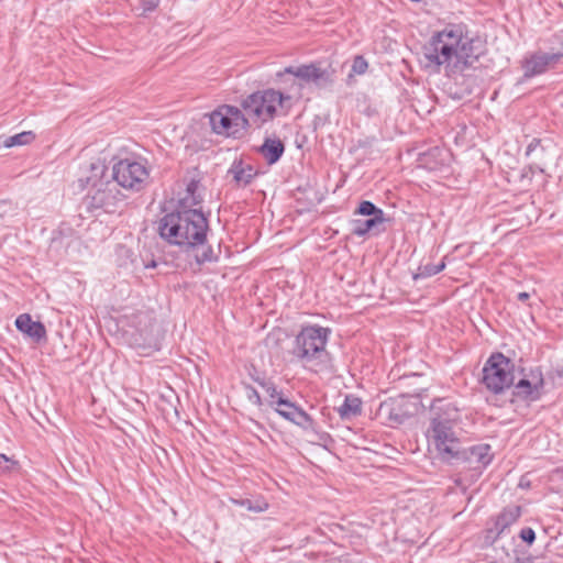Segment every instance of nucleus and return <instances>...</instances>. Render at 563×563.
Segmentation results:
<instances>
[{
    "label": "nucleus",
    "mask_w": 563,
    "mask_h": 563,
    "mask_svg": "<svg viewBox=\"0 0 563 563\" xmlns=\"http://www.w3.org/2000/svg\"><path fill=\"white\" fill-rule=\"evenodd\" d=\"M209 223L197 209H185L165 214L157 222V232L167 243L192 252L199 264L217 260L213 250L207 244Z\"/></svg>",
    "instance_id": "f257e3e1"
},
{
    "label": "nucleus",
    "mask_w": 563,
    "mask_h": 563,
    "mask_svg": "<svg viewBox=\"0 0 563 563\" xmlns=\"http://www.w3.org/2000/svg\"><path fill=\"white\" fill-rule=\"evenodd\" d=\"M430 413L426 431L429 448L435 451L441 461L448 463L463 444L460 411L453 402L438 399L431 405Z\"/></svg>",
    "instance_id": "f03ea898"
},
{
    "label": "nucleus",
    "mask_w": 563,
    "mask_h": 563,
    "mask_svg": "<svg viewBox=\"0 0 563 563\" xmlns=\"http://www.w3.org/2000/svg\"><path fill=\"white\" fill-rule=\"evenodd\" d=\"M88 175L78 179L80 189H88L85 203L89 210H103L113 212L123 199L118 184L110 175H107V166L103 161L96 159L87 168Z\"/></svg>",
    "instance_id": "7ed1b4c3"
},
{
    "label": "nucleus",
    "mask_w": 563,
    "mask_h": 563,
    "mask_svg": "<svg viewBox=\"0 0 563 563\" xmlns=\"http://www.w3.org/2000/svg\"><path fill=\"white\" fill-rule=\"evenodd\" d=\"M289 99V96L275 89H265L247 96L241 103L247 128L252 125L261 128L272 121L276 115L277 108L283 107L284 102Z\"/></svg>",
    "instance_id": "20e7f679"
},
{
    "label": "nucleus",
    "mask_w": 563,
    "mask_h": 563,
    "mask_svg": "<svg viewBox=\"0 0 563 563\" xmlns=\"http://www.w3.org/2000/svg\"><path fill=\"white\" fill-rule=\"evenodd\" d=\"M330 330L309 325L301 329L295 339L292 355L306 366L314 362H323L327 356L325 344Z\"/></svg>",
    "instance_id": "39448f33"
},
{
    "label": "nucleus",
    "mask_w": 563,
    "mask_h": 563,
    "mask_svg": "<svg viewBox=\"0 0 563 563\" xmlns=\"http://www.w3.org/2000/svg\"><path fill=\"white\" fill-rule=\"evenodd\" d=\"M461 42V33L454 30H443L435 33L423 46V56L428 67H434L438 71L445 66L448 73H452L456 46Z\"/></svg>",
    "instance_id": "423d86ee"
},
{
    "label": "nucleus",
    "mask_w": 563,
    "mask_h": 563,
    "mask_svg": "<svg viewBox=\"0 0 563 563\" xmlns=\"http://www.w3.org/2000/svg\"><path fill=\"white\" fill-rule=\"evenodd\" d=\"M482 383L494 394H500L509 388L515 380L514 364L501 353L489 356L483 367Z\"/></svg>",
    "instance_id": "0eeeda50"
},
{
    "label": "nucleus",
    "mask_w": 563,
    "mask_h": 563,
    "mask_svg": "<svg viewBox=\"0 0 563 563\" xmlns=\"http://www.w3.org/2000/svg\"><path fill=\"white\" fill-rule=\"evenodd\" d=\"M209 122L214 133L224 136H236L249 129L242 110L229 104L220 106L212 111Z\"/></svg>",
    "instance_id": "6e6552de"
},
{
    "label": "nucleus",
    "mask_w": 563,
    "mask_h": 563,
    "mask_svg": "<svg viewBox=\"0 0 563 563\" xmlns=\"http://www.w3.org/2000/svg\"><path fill=\"white\" fill-rule=\"evenodd\" d=\"M110 176L119 187L139 191L148 178V170L142 162L122 159L114 164Z\"/></svg>",
    "instance_id": "1a4fd4ad"
},
{
    "label": "nucleus",
    "mask_w": 563,
    "mask_h": 563,
    "mask_svg": "<svg viewBox=\"0 0 563 563\" xmlns=\"http://www.w3.org/2000/svg\"><path fill=\"white\" fill-rule=\"evenodd\" d=\"M453 455L454 457L452 461H448L449 464H467L468 467L474 471H482L492 462L493 459L490 445L488 444H479L470 448H465L462 444L460 449H457V453Z\"/></svg>",
    "instance_id": "9d476101"
},
{
    "label": "nucleus",
    "mask_w": 563,
    "mask_h": 563,
    "mask_svg": "<svg viewBox=\"0 0 563 563\" xmlns=\"http://www.w3.org/2000/svg\"><path fill=\"white\" fill-rule=\"evenodd\" d=\"M378 417L389 427L402 424L410 416L408 401L404 396L383 401L377 411Z\"/></svg>",
    "instance_id": "9b49d317"
},
{
    "label": "nucleus",
    "mask_w": 563,
    "mask_h": 563,
    "mask_svg": "<svg viewBox=\"0 0 563 563\" xmlns=\"http://www.w3.org/2000/svg\"><path fill=\"white\" fill-rule=\"evenodd\" d=\"M285 73L291 74L305 82L313 84L318 88H325L333 82L332 73L319 67L317 64L286 67Z\"/></svg>",
    "instance_id": "f8f14e48"
},
{
    "label": "nucleus",
    "mask_w": 563,
    "mask_h": 563,
    "mask_svg": "<svg viewBox=\"0 0 563 563\" xmlns=\"http://www.w3.org/2000/svg\"><path fill=\"white\" fill-rule=\"evenodd\" d=\"M478 56L479 54L474 51L472 42L463 41L461 38V42L455 49L452 73L463 71L464 69L472 67Z\"/></svg>",
    "instance_id": "ddd939ff"
},
{
    "label": "nucleus",
    "mask_w": 563,
    "mask_h": 563,
    "mask_svg": "<svg viewBox=\"0 0 563 563\" xmlns=\"http://www.w3.org/2000/svg\"><path fill=\"white\" fill-rule=\"evenodd\" d=\"M15 327L19 331L30 336L35 342L46 338V330L42 322L33 321L27 313L20 314L15 320Z\"/></svg>",
    "instance_id": "4468645a"
},
{
    "label": "nucleus",
    "mask_w": 563,
    "mask_h": 563,
    "mask_svg": "<svg viewBox=\"0 0 563 563\" xmlns=\"http://www.w3.org/2000/svg\"><path fill=\"white\" fill-rule=\"evenodd\" d=\"M563 57V53H536L530 56V76L540 75L552 68L560 58Z\"/></svg>",
    "instance_id": "2eb2a0df"
},
{
    "label": "nucleus",
    "mask_w": 563,
    "mask_h": 563,
    "mask_svg": "<svg viewBox=\"0 0 563 563\" xmlns=\"http://www.w3.org/2000/svg\"><path fill=\"white\" fill-rule=\"evenodd\" d=\"M551 387L553 382L545 378L539 368L530 371V401L539 399Z\"/></svg>",
    "instance_id": "dca6fc26"
},
{
    "label": "nucleus",
    "mask_w": 563,
    "mask_h": 563,
    "mask_svg": "<svg viewBox=\"0 0 563 563\" xmlns=\"http://www.w3.org/2000/svg\"><path fill=\"white\" fill-rule=\"evenodd\" d=\"M285 151V146L279 139H265L263 145L260 147V153L263 155L268 164H275Z\"/></svg>",
    "instance_id": "f3484780"
},
{
    "label": "nucleus",
    "mask_w": 563,
    "mask_h": 563,
    "mask_svg": "<svg viewBox=\"0 0 563 563\" xmlns=\"http://www.w3.org/2000/svg\"><path fill=\"white\" fill-rule=\"evenodd\" d=\"M229 174L232 175L239 186L245 187L251 184L257 173L251 165H246L243 162H234L229 169Z\"/></svg>",
    "instance_id": "a211bd4d"
},
{
    "label": "nucleus",
    "mask_w": 563,
    "mask_h": 563,
    "mask_svg": "<svg viewBox=\"0 0 563 563\" xmlns=\"http://www.w3.org/2000/svg\"><path fill=\"white\" fill-rule=\"evenodd\" d=\"M34 139L35 135L32 131H24L12 136H0V148L26 145L30 144Z\"/></svg>",
    "instance_id": "6ab92c4d"
},
{
    "label": "nucleus",
    "mask_w": 563,
    "mask_h": 563,
    "mask_svg": "<svg viewBox=\"0 0 563 563\" xmlns=\"http://www.w3.org/2000/svg\"><path fill=\"white\" fill-rule=\"evenodd\" d=\"M230 501L236 506L244 507L252 512H263L268 508V504L262 497L256 498H230Z\"/></svg>",
    "instance_id": "aec40b11"
},
{
    "label": "nucleus",
    "mask_w": 563,
    "mask_h": 563,
    "mask_svg": "<svg viewBox=\"0 0 563 563\" xmlns=\"http://www.w3.org/2000/svg\"><path fill=\"white\" fill-rule=\"evenodd\" d=\"M521 514V507L520 506H509L507 507L497 518L496 520V528L499 529V532H501L505 528H507L509 525L515 522Z\"/></svg>",
    "instance_id": "412c9836"
},
{
    "label": "nucleus",
    "mask_w": 563,
    "mask_h": 563,
    "mask_svg": "<svg viewBox=\"0 0 563 563\" xmlns=\"http://www.w3.org/2000/svg\"><path fill=\"white\" fill-rule=\"evenodd\" d=\"M342 419H350L361 413V400L356 397L346 396L344 402L339 408Z\"/></svg>",
    "instance_id": "4be33fe9"
},
{
    "label": "nucleus",
    "mask_w": 563,
    "mask_h": 563,
    "mask_svg": "<svg viewBox=\"0 0 563 563\" xmlns=\"http://www.w3.org/2000/svg\"><path fill=\"white\" fill-rule=\"evenodd\" d=\"M385 219L369 218L367 220H355L352 233L357 236H364L377 225L383 224Z\"/></svg>",
    "instance_id": "5701e85b"
},
{
    "label": "nucleus",
    "mask_w": 563,
    "mask_h": 563,
    "mask_svg": "<svg viewBox=\"0 0 563 563\" xmlns=\"http://www.w3.org/2000/svg\"><path fill=\"white\" fill-rule=\"evenodd\" d=\"M274 408L276 412L286 420H289V418L291 417L288 415H292V412L295 413L299 409V407H297L294 402H291L289 399L285 397H279L276 400V407Z\"/></svg>",
    "instance_id": "b1692460"
},
{
    "label": "nucleus",
    "mask_w": 563,
    "mask_h": 563,
    "mask_svg": "<svg viewBox=\"0 0 563 563\" xmlns=\"http://www.w3.org/2000/svg\"><path fill=\"white\" fill-rule=\"evenodd\" d=\"M355 213L368 216L372 218L385 219L384 211L368 200L362 201Z\"/></svg>",
    "instance_id": "393cba45"
},
{
    "label": "nucleus",
    "mask_w": 563,
    "mask_h": 563,
    "mask_svg": "<svg viewBox=\"0 0 563 563\" xmlns=\"http://www.w3.org/2000/svg\"><path fill=\"white\" fill-rule=\"evenodd\" d=\"M445 267L444 262L442 261L440 264H426L421 265L418 268V272L413 275V279L418 280L420 278L430 277L433 275H437L438 273L442 272Z\"/></svg>",
    "instance_id": "a878e982"
},
{
    "label": "nucleus",
    "mask_w": 563,
    "mask_h": 563,
    "mask_svg": "<svg viewBox=\"0 0 563 563\" xmlns=\"http://www.w3.org/2000/svg\"><path fill=\"white\" fill-rule=\"evenodd\" d=\"M289 416H291L289 421L301 427L302 429L308 430L313 428L312 418L301 408H299L295 413H290Z\"/></svg>",
    "instance_id": "bb28decb"
},
{
    "label": "nucleus",
    "mask_w": 563,
    "mask_h": 563,
    "mask_svg": "<svg viewBox=\"0 0 563 563\" xmlns=\"http://www.w3.org/2000/svg\"><path fill=\"white\" fill-rule=\"evenodd\" d=\"M254 380L257 382L262 386V388L268 394V396L271 398L269 405L272 407L276 406V400L279 397H284L283 394L277 390L276 386L271 380H265V379H260V378H254Z\"/></svg>",
    "instance_id": "cd10ccee"
},
{
    "label": "nucleus",
    "mask_w": 563,
    "mask_h": 563,
    "mask_svg": "<svg viewBox=\"0 0 563 563\" xmlns=\"http://www.w3.org/2000/svg\"><path fill=\"white\" fill-rule=\"evenodd\" d=\"M367 68H368V64H367L366 59L361 55L355 56L353 59V63H352L351 74L349 75V78H352L353 75L365 74Z\"/></svg>",
    "instance_id": "c85d7f7f"
},
{
    "label": "nucleus",
    "mask_w": 563,
    "mask_h": 563,
    "mask_svg": "<svg viewBox=\"0 0 563 563\" xmlns=\"http://www.w3.org/2000/svg\"><path fill=\"white\" fill-rule=\"evenodd\" d=\"M517 391L514 393L515 396L520 397L522 399L528 398V379L521 378L519 379L517 386Z\"/></svg>",
    "instance_id": "c756f323"
},
{
    "label": "nucleus",
    "mask_w": 563,
    "mask_h": 563,
    "mask_svg": "<svg viewBox=\"0 0 563 563\" xmlns=\"http://www.w3.org/2000/svg\"><path fill=\"white\" fill-rule=\"evenodd\" d=\"M198 185L197 183L195 181H191L188 186H187V194L190 195V201H188V203L190 206H197L201 202V198H198L195 196V191L197 189Z\"/></svg>",
    "instance_id": "7c9ffc66"
},
{
    "label": "nucleus",
    "mask_w": 563,
    "mask_h": 563,
    "mask_svg": "<svg viewBox=\"0 0 563 563\" xmlns=\"http://www.w3.org/2000/svg\"><path fill=\"white\" fill-rule=\"evenodd\" d=\"M246 390H247V398L249 400L256 405V406H261L262 405V399H261V396L258 394V391L252 387V386H246Z\"/></svg>",
    "instance_id": "2f4dec72"
},
{
    "label": "nucleus",
    "mask_w": 563,
    "mask_h": 563,
    "mask_svg": "<svg viewBox=\"0 0 563 563\" xmlns=\"http://www.w3.org/2000/svg\"><path fill=\"white\" fill-rule=\"evenodd\" d=\"M158 3L159 0H141V8L143 10V14L155 10Z\"/></svg>",
    "instance_id": "473e14b6"
},
{
    "label": "nucleus",
    "mask_w": 563,
    "mask_h": 563,
    "mask_svg": "<svg viewBox=\"0 0 563 563\" xmlns=\"http://www.w3.org/2000/svg\"><path fill=\"white\" fill-rule=\"evenodd\" d=\"M515 562H509V563H528V556L526 555L525 552H521L519 554V551L518 550H515Z\"/></svg>",
    "instance_id": "72a5a7b5"
},
{
    "label": "nucleus",
    "mask_w": 563,
    "mask_h": 563,
    "mask_svg": "<svg viewBox=\"0 0 563 563\" xmlns=\"http://www.w3.org/2000/svg\"><path fill=\"white\" fill-rule=\"evenodd\" d=\"M553 477L558 481H563V467L562 468H556L554 472H553Z\"/></svg>",
    "instance_id": "f704fd0d"
},
{
    "label": "nucleus",
    "mask_w": 563,
    "mask_h": 563,
    "mask_svg": "<svg viewBox=\"0 0 563 563\" xmlns=\"http://www.w3.org/2000/svg\"><path fill=\"white\" fill-rule=\"evenodd\" d=\"M9 462V459L4 454H0V470L7 468L5 464Z\"/></svg>",
    "instance_id": "c9c22d12"
},
{
    "label": "nucleus",
    "mask_w": 563,
    "mask_h": 563,
    "mask_svg": "<svg viewBox=\"0 0 563 563\" xmlns=\"http://www.w3.org/2000/svg\"><path fill=\"white\" fill-rule=\"evenodd\" d=\"M519 536L525 543H528V528L521 529Z\"/></svg>",
    "instance_id": "e433bc0d"
},
{
    "label": "nucleus",
    "mask_w": 563,
    "mask_h": 563,
    "mask_svg": "<svg viewBox=\"0 0 563 563\" xmlns=\"http://www.w3.org/2000/svg\"><path fill=\"white\" fill-rule=\"evenodd\" d=\"M145 268H155L157 266L156 261L152 260L151 262L146 263Z\"/></svg>",
    "instance_id": "4c0bfd02"
},
{
    "label": "nucleus",
    "mask_w": 563,
    "mask_h": 563,
    "mask_svg": "<svg viewBox=\"0 0 563 563\" xmlns=\"http://www.w3.org/2000/svg\"><path fill=\"white\" fill-rule=\"evenodd\" d=\"M519 300H527L528 299V292H520L518 294Z\"/></svg>",
    "instance_id": "58836bf2"
},
{
    "label": "nucleus",
    "mask_w": 563,
    "mask_h": 563,
    "mask_svg": "<svg viewBox=\"0 0 563 563\" xmlns=\"http://www.w3.org/2000/svg\"><path fill=\"white\" fill-rule=\"evenodd\" d=\"M536 534L532 529H530V544L534 541Z\"/></svg>",
    "instance_id": "ea45409f"
},
{
    "label": "nucleus",
    "mask_w": 563,
    "mask_h": 563,
    "mask_svg": "<svg viewBox=\"0 0 563 563\" xmlns=\"http://www.w3.org/2000/svg\"><path fill=\"white\" fill-rule=\"evenodd\" d=\"M526 484H525V477L522 476L521 479H520V483H519V486L523 487Z\"/></svg>",
    "instance_id": "a19ab883"
}]
</instances>
